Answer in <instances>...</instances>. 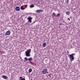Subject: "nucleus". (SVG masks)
Here are the masks:
<instances>
[{
	"label": "nucleus",
	"instance_id": "13",
	"mask_svg": "<svg viewBox=\"0 0 80 80\" xmlns=\"http://www.w3.org/2000/svg\"><path fill=\"white\" fill-rule=\"evenodd\" d=\"M29 61H32V58H30L28 59Z\"/></svg>",
	"mask_w": 80,
	"mask_h": 80
},
{
	"label": "nucleus",
	"instance_id": "11",
	"mask_svg": "<svg viewBox=\"0 0 80 80\" xmlns=\"http://www.w3.org/2000/svg\"><path fill=\"white\" fill-rule=\"evenodd\" d=\"M66 13L67 14V15H70V11H68L66 12Z\"/></svg>",
	"mask_w": 80,
	"mask_h": 80
},
{
	"label": "nucleus",
	"instance_id": "14",
	"mask_svg": "<svg viewBox=\"0 0 80 80\" xmlns=\"http://www.w3.org/2000/svg\"><path fill=\"white\" fill-rule=\"evenodd\" d=\"M21 10H25V8H23V6H22L21 7Z\"/></svg>",
	"mask_w": 80,
	"mask_h": 80
},
{
	"label": "nucleus",
	"instance_id": "7",
	"mask_svg": "<svg viewBox=\"0 0 80 80\" xmlns=\"http://www.w3.org/2000/svg\"><path fill=\"white\" fill-rule=\"evenodd\" d=\"M15 10L17 11H20V8L18 7H17L15 8Z\"/></svg>",
	"mask_w": 80,
	"mask_h": 80
},
{
	"label": "nucleus",
	"instance_id": "4",
	"mask_svg": "<svg viewBox=\"0 0 80 80\" xmlns=\"http://www.w3.org/2000/svg\"><path fill=\"white\" fill-rule=\"evenodd\" d=\"M32 18H31V17H29L27 18V19L28 20L29 22L32 23Z\"/></svg>",
	"mask_w": 80,
	"mask_h": 80
},
{
	"label": "nucleus",
	"instance_id": "17",
	"mask_svg": "<svg viewBox=\"0 0 80 80\" xmlns=\"http://www.w3.org/2000/svg\"><path fill=\"white\" fill-rule=\"evenodd\" d=\"M60 13L59 14H58L57 15H56V17H60Z\"/></svg>",
	"mask_w": 80,
	"mask_h": 80
},
{
	"label": "nucleus",
	"instance_id": "3",
	"mask_svg": "<svg viewBox=\"0 0 80 80\" xmlns=\"http://www.w3.org/2000/svg\"><path fill=\"white\" fill-rule=\"evenodd\" d=\"M47 69H44L43 70L42 73V74H45L47 73Z\"/></svg>",
	"mask_w": 80,
	"mask_h": 80
},
{
	"label": "nucleus",
	"instance_id": "24",
	"mask_svg": "<svg viewBox=\"0 0 80 80\" xmlns=\"http://www.w3.org/2000/svg\"><path fill=\"white\" fill-rule=\"evenodd\" d=\"M23 77H25L24 76H23Z\"/></svg>",
	"mask_w": 80,
	"mask_h": 80
},
{
	"label": "nucleus",
	"instance_id": "15",
	"mask_svg": "<svg viewBox=\"0 0 80 80\" xmlns=\"http://www.w3.org/2000/svg\"><path fill=\"white\" fill-rule=\"evenodd\" d=\"M30 8H33V7H34V5H31L30 6Z\"/></svg>",
	"mask_w": 80,
	"mask_h": 80
},
{
	"label": "nucleus",
	"instance_id": "23",
	"mask_svg": "<svg viewBox=\"0 0 80 80\" xmlns=\"http://www.w3.org/2000/svg\"><path fill=\"white\" fill-rule=\"evenodd\" d=\"M78 60H79V59H78Z\"/></svg>",
	"mask_w": 80,
	"mask_h": 80
},
{
	"label": "nucleus",
	"instance_id": "1",
	"mask_svg": "<svg viewBox=\"0 0 80 80\" xmlns=\"http://www.w3.org/2000/svg\"><path fill=\"white\" fill-rule=\"evenodd\" d=\"M75 55V53H72L71 54H68V56L71 62L72 61H73V60H74V55Z\"/></svg>",
	"mask_w": 80,
	"mask_h": 80
},
{
	"label": "nucleus",
	"instance_id": "12",
	"mask_svg": "<svg viewBox=\"0 0 80 80\" xmlns=\"http://www.w3.org/2000/svg\"><path fill=\"white\" fill-rule=\"evenodd\" d=\"M32 68H29L28 70V72L29 73H31L32 72Z\"/></svg>",
	"mask_w": 80,
	"mask_h": 80
},
{
	"label": "nucleus",
	"instance_id": "20",
	"mask_svg": "<svg viewBox=\"0 0 80 80\" xmlns=\"http://www.w3.org/2000/svg\"><path fill=\"white\" fill-rule=\"evenodd\" d=\"M67 53H69V51H67Z\"/></svg>",
	"mask_w": 80,
	"mask_h": 80
},
{
	"label": "nucleus",
	"instance_id": "9",
	"mask_svg": "<svg viewBox=\"0 0 80 80\" xmlns=\"http://www.w3.org/2000/svg\"><path fill=\"white\" fill-rule=\"evenodd\" d=\"M2 77L4 79H7V78H8V77L5 75L2 76Z\"/></svg>",
	"mask_w": 80,
	"mask_h": 80
},
{
	"label": "nucleus",
	"instance_id": "21",
	"mask_svg": "<svg viewBox=\"0 0 80 80\" xmlns=\"http://www.w3.org/2000/svg\"><path fill=\"white\" fill-rule=\"evenodd\" d=\"M68 20H69V21L70 20V18H68Z\"/></svg>",
	"mask_w": 80,
	"mask_h": 80
},
{
	"label": "nucleus",
	"instance_id": "19",
	"mask_svg": "<svg viewBox=\"0 0 80 80\" xmlns=\"http://www.w3.org/2000/svg\"><path fill=\"white\" fill-rule=\"evenodd\" d=\"M66 3L67 4H68V0H67V1H66Z\"/></svg>",
	"mask_w": 80,
	"mask_h": 80
},
{
	"label": "nucleus",
	"instance_id": "25",
	"mask_svg": "<svg viewBox=\"0 0 80 80\" xmlns=\"http://www.w3.org/2000/svg\"><path fill=\"white\" fill-rule=\"evenodd\" d=\"M47 73H48V72H47Z\"/></svg>",
	"mask_w": 80,
	"mask_h": 80
},
{
	"label": "nucleus",
	"instance_id": "10",
	"mask_svg": "<svg viewBox=\"0 0 80 80\" xmlns=\"http://www.w3.org/2000/svg\"><path fill=\"white\" fill-rule=\"evenodd\" d=\"M52 15L53 17H57V15H56V14L54 12L52 13Z\"/></svg>",
	"mask_w": 80,
	"mask_h": 80
},
{
	"label": "nucleus",
	"instance_id": "6",
	"mask_svg": "<svg viewBox=\"0 0 80 80\" xmlns=\"http://www.w3.org/2000/svg\"><path fill=\"white\" fill-rule=\"evenodd\" d=\"M43 11L42 10H37L36 11V13H40V12H42Z\"/></svg>",
	"mask_w": 80,
	"mask_h": 80
},
{
	"label": "nucleus",
	"instance_id": "5",
	"mask_svg": "<svg viewBox=\"0 0 80 80\" xmlns=\"http://www.w3.org/2000/svg\"><path fill=\"white\" fill-rule=\"evenodd\" d=\"M11 32H10V31L8 30L7 31V32L5 33V34L6 35H9L10 34V33Z\"/></svg>",
	"mask_w": 80,
	"mask_h": 80
},
{
	"label": "nucleus",
	"instance_id": "16",
	"mask_svg": "<svg viewBox=\"0 0 80 80\" xmlns=\"http://www.w3.org/2000/svg\"><path fill=\"white\" fill-rule=\"evenodd\" d=\"M24 60H25L26 61H27V60H28V58H27L25 57L24 58Z\"/></svg>",
	"mask_w": 80,
	"mask_h": 80
},
{
	"label": "nucleus",
	"instance_id": "8",
	"mask_svg": "<svg viewBox=\"0 0 80 80\" xmlns=\"http://www.w3.org/2000/svg\"><path fill=\"white\" fill-rule=\"evenodd\" d=\"M47 44V43H46V42H43L42 43V47H43L45 48L46 47V45Z\"/></svg>",
	"mask_w": 80,
	"mask_h": 80
},
{
	"label": "nucleus",
	"instance_id": "22",
	"mask_svg": "<svg viewBox=\"0 0 80 80\" xmlns=\"http://www.w3.org/2000/svg\"><path fill=\"white\" fill-rule=\"evenodd\" d=\"M33 15H35V13H33Z\"/></svg>",
	"mask_w": 80,
	"mask_h": 80
},
{
	"label": "nucleus",
	"instance_id": "2",
	"mask_svg": "<svg viewBox=\"0 0 80 80\" xmlns=\"http://www.w3.org/2000/svg\"><path fill=\"white\" fill-rule=\"evenodd\" d=\"M31 52V49L27 50L25 52L26 57H30V53Z\"/></svg>",
	"mask_w": 80,
	"mask_h": 80
},
{
	"label": "nucleus",
	"instance_id": "18",
	"mask_svg": "<svg viewBox=\"0 0 80 80\" xmlns=\"http://www.w3.org/2000/svg\"><path fill=\"white\" fill-rule=\"evenodd\" d=\"M51 75H52L51 74H50L48 75V76H49V77L50 78H51Z\"/></svg>",
	"mask_w": 80,
	"mask_h": 80
}]
</instances>
